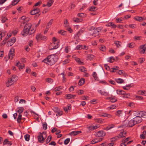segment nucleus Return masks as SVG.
Segmentation results:
<instances>
[{"instance_id": "obj_1", "label": "nucleus", "mask_w": 146, "mask_h": 146, "mask_svg": "<svg viewBox=\"0 0 146 146\" xmlns=\"http://www.w3.org/2000/svg\"><path fill=\"white\" fill-rule=\"evenodd\" d=\"M58 60V57L56 56L55 54H54L48 56L42 61V62H44L50 65H52L54 64Z\"/></svg>"}, {"instance_id": "obj_2", "label": "nucleus", "mask_w": 146, "mask_h": 146, "mask_svg": "<svg viewBox=\"0 0 146 146\" xmlns=\"http://www.w3.org/2000/svg\"><path fill=\"white\" fill-rule=\"evenodd\" d=\"M31 26L32 25L31 23H28L26 24L24 27L23 31L21 32L22 35L23 36H25L27 34L29 35Z\"/></svg>"}, {"instance_id": "obj_3", "label": "nucleus", "mask_w": 146, "mask_h": 146, "mask_svg": "<svg viewBox=\"0 0 146 146\" xmlns=\"http://www.w3.org/2000/svg\"><path fill=\"white\" fill-rule=\"evenodd\" d=\"M52 42L51 43L50 46V50H52L54 49H56L58 48L59 46V42L58 41L57 39L55 37H53L52 38Z\"/></svg>"}, {"instance_id": "obj_4", "label": "nucleus", "mask_w": 146, "mask_h": 146, "mask_svg": "<svg viewBox=\"0 0 146 146\" xmlns=\"http://www.w3.org/2000/svg\"><path fill=\"white\" fill-rule=\"evenodd\" d=\"M18 79V77L15 75H13L12 77L9 78L8 82L6 83V86L7 87L12 84L14 82L17 81Z\"/></svg>"}, {"instance_id": "obj_5", "label": "nucleus", "mask_w": 146, "mask_h": 146, "mask_svg": "<svg viewBox=\"0 0 146 146\" xmlns=\"http://www.w3.org/2000/svg\"><path fill=\"white\" fill-rule=\"evenodd\" d=\"M46 132H43L42 133H40L38 136V141L39 142L43 143L44 142L46 137Z\"/></svg>"}, {"instance_id": "obj_6", "label": "nucleus", "mask_w": 146, "mask_h": 146, "mask_svg": "<svg viewBox=\"0 0 146 146\" xmlns=\"http://www.w3.org/2000/svg\"><path fill=\"white\" fill-rule=\"evenodd\" d=\"M124 124L125 126L129 127H132L135 125L133 119L129 121H125L124 122Z\"/></svg>"}, {"instance_id": "obj_7", "label": "nucleus", "mask_w": 146, "mask_h": 146, "mask_svg": "<svg viewBox=\"0 0 146 146\" xmlns=\"http://www.w3.org/2000/svg\"><path fill=\"white\" fill-rule=\"evenodd\" d=\"M101 29L100 27H98L95 29L92 34V36L96 37L98 36L101 31Z\"/></svg>"}, {"instance_id": "obj_8", "label": "nucleus", "mask_w": 146, "mask_h": 146, "mask_svg": "<svg viewBox=\"0 0 146 146\" xmlns=\"http://www.w3.org/2000/svg\"><path fill=\"white\" fill-rule=\"evenodd\" d=\"M36 38L37 40H44L46 39V37L40 34H38L36 36Z\"/></svg>"}, {"instance_id": "obj_9", "label": "nucleus", "mask_w": 146, "mask_h": 146, "mask_svg": "<svg viewBox=\"0 0 146 146\" xmlns=\"http://www.w3.org/2000/svg\"><path fill=\"white\" fill-rule=\"evenodd\" d=\"M40 11V10L38 8H35L33 7V9L31 12V15H35L38 14Z\"/></svg>"}, {"instance_id": "obj_10", "label": "nucleus", "mask_w": 146, "mask_h": 146, "mask_svg": "<svg viewBox=\"0 0 146 146\" xmlns=\"http://www.w3.org/2000/svg\"><path fill=\"white\" fill-rule=\"evenodd\" d=\"M100 127V125L98 124L96 125L95 126H93L92 125L87 126L88 129L92 131L97 129Z\"/></svg>"}, {"instance_id": "obj_11", "label": "nucleus", "mask_w": 146, "mask_h": 146, "mask_svg": "<svg viewBox=\"0 0 146 146\" xmlns=\"http://www.w3.org/2000/svg\"><path fill=\"white\" fill-rule=\"evenodd\" d=\"M15 56L14 50L11 49L9 52L8 57L9 59H12Z\"/></svg>"}, {"instance_id": "obj_12", "label": "nucleus", "mask_w": 146, "mask_h": 146, "mask_svg": "<svg viewBox=\"0 0 146 146\" xmlns=\"http://www.w3.org/2000/svg\"><path fill=\"white\" fill-rule=\"evenodd\" d=\"M106 133L103 131H98L96 133L97 136L101 137L105 136L106 135Z\"/></svg>"}, {"instance_id": "obj_13", "label": "nucleus", "mask_w": 146, "mask_h": 146, "mask_svg": "<svg viewBox=\"0 0 146 146\" xmlns=\"http://www.w3.org/2000/svg\"><path fill=\"white\" fill-rule=\"evenodd\" d=\"M133 119L135 124L139 123L142 121V119L141 118L138 117H135Z\"/></svg>"}, {"instance_id": "obj_14", "label": "nucleus", "mask_w": 146, "mask_h": 146, "mask_svg": "<svg viewBox=\"0 0 146 146\" xmlns=\"http://www.w3.org/2000/svg\"><path fill=\"white\" fill-rule=\"evenodd\" d=\"M140 52L141 54H144L145 51L146 49V48L145 47V45H141L140 47Z\"/></svg>"}, {"instance_id": "obj_15", "label": "nucleus", "mask_w": 146, "mask_h": 146, "mask_svg": "<svg viewBox=\"0 0 146 146\" xmlns=\"http://www.w3.org/2000/svg\"><path fill=\"white\" fill-rule=\"evenodd\" d=\"M141 111H133V114L136 117H141Z\"/></svg>"}, {"instance_id": "obj_16", "label": "nucleus", "mask_w": 146, "mask_h": 146, "mask_svg": "<svg viewBox=\"0 0 146 146\" xmlns=\"http://www.w3.org/2000/svg\"><path fill=\"white\" fill-rule=\"evenodd\" d=\"M94 120L99 123H102L105 122L104 119L102 118H95Z\"/></svg>"}, {"instance_id": "obj_17", "label": "nucleus", "mask_w": 146, "mask_h": 146, "mask_svg": "<svg viewBox=\"0 0 146 146\" xmlns=\"http://www.w3.org/2000/svg\"><path fill=\"white\" fill-rule=\"evenodd\" d=\"M123 111L122 110L117 111L115 113V115L118 117H120L122 116L123 113Z\"/></svg>"}, {"instance_id": "obj_18", "label": "nucleus", "mask_w": 146, "mask_h": 146, "mask_svg": "<svg viewBox=\"0 0 146 146\" xmlns=\"http://www.w3.org/2000/svg\"><path fill=\"white\" fill-rule=\"evenodd\" d=\"M106 25L108 27H111L112 28L114 29L115 28L117 27V26L112 22L109 23Z\"/></svg>"}, {"instance_id": "obj_19", "label": "nucleus", "mask_w": 146, "mask_h": 146, "mask_svg": "<svg viewBox=\"0 0 146 146\" xmlns=\"http://www.w3.org/2000/svg\"><path fill=\"white\" fill-rule=\"evenodd\" d=\"M99 93L101 95H103L104 96H107L108 95L109 93L108 92L105 91H102L101 90H98V91Z\"/></svg>"}, {"instance_id": "obj_20", "label": "nucleus", "mask_w": 146, "mask_h": 146, "mask_svg": "<svg viewBox=\"0 0 146 146\" xmlns=\"http://www.w3.org/2000/svg\"><path fill=\"white\" fill-rule=\"evenodd\" d=\"M101 116L108 118L112 117V116L111 115L107 113H103V114L101 115Z\"/></svg>"}, {"instance_id": "obj_21", "label": "nucleus", "mask_w": 146, "mask_h": 146, "mask_svg": "<svg viewBox=\"0 0 146 146\" xmlns=\"http://www.w3.org/2000/svg\"><path fill=\"white\" fill-rule=\"evenodd\" d=\"M99 49L102 52H105L106 50V46L103 45H101L99 46Z\"/></svg>"}, {"instance_id": "obj_22", "label": "nucleus", "mask_w": 146, "mask_h": 146, "mask_svg": "<svg viewBox=\"0 0 146 146\" xmlns=\"http://www.w3.org/2000/svg\"><path fill=\"white\" fill-rule=\"evenodd\" d=\"M66 98L68 99H70L71 98H74L76 96L75 95H73L70 94H67L66 95Z\"/></svg>"}, {"instance_id": "obj_23", "label": "nucleus", "mask_w": 146, "mask_h": 146, "mask_svg": "<svg viewBox=\"0 0 146 146\" xmlns=\"http://www.w3.org/2000/svg\"><path fill=\"white\" fill-rule=\"evenodd\" d=\"M6 35V33L5 31H0V41L2 40V38L4 37Z\"/></svg>"}, {"instance_id": "obj_24", "label": "nucleus", "mask_w": 146, "mask_h": 146, "mask_svg": "<svg viewBox=\"0 0 146 146\" xmlns=\"http://www.w3.org/2000/svg\"><path fill=\"white\" fill-rule=\"evenodd\" d=\"M58 33L59 34H61L63 36H65L67 35V32L66 31L63 30H60L58 31Z\"/></svg>"}, {"instance_id": "obj_25", "label": "nucleus", "mask_w": 146, "mask_h": 146, "mask_svg": "<svg viewBox=\"0 0 146 146\" xmlns=\"http://www.w3.org/2000/svg\"><path fill=\"white\" fill-rule=\"evenodd\" d=\"M118 73L119 75H123L124 76H125L127 75V74L125 73V72L122 70H119Z\"/></svg>"}, {"instance_id": "obj_26", "label": "nucleus", "mask_w": 146, "mask_h": 146, "mask_svg": "<svg viewBox=\"0 0 146 146\" xmlns=\"http://www.w3.org/2000/svg\"><path fill=\"white\" fill-rule=\"evenodd\" d=\"M135 19L138 21H141L145 20V19L141 17H136L135 18Z\"/></svg>"}, {"instance_id": "obj_27", "label": "nucleus", "mask_w": 146, "mask_h": 146, "mask_svg": "<svg viewBox=\"0 0 146 146\" xmlns=\"http://www.w3.org/2000/svg\"><path fill=\"white\" fill-rule=\"evenodd\" d=\"M73 20L74 21L78 23L81 22L82 20L81 19H80L78 18H74L73 19Z\"/></svg>"}, {"instance_id": "obj_28", "label": "nucleus", "mask_w": 146, "mask_h": 146, "mask_svg": "<svg viewBox=\"0 0 146 146\" xmlns=\"http://www.w3.org/2000/svg\"><path fill=\"white\" fill-rule=\"evenodd\" d=\"M94 56L92 54H89L87 56V60H91L94 58Z\"/></svg>"}, {"instance_id": "obj_29", "label": "nucleus", "mask_w": 146, "mask_h": 146, "mask_svg": "<svg viewBox=\"0 0 146 146\" xmlns=\"http://www.w3.org/2000/svg\"><path fill=\"white\" fill-rule=\"evenodd\" d=\"M54 2L53 0H50L47 3L46 6L48 7H50L52 4Z\"/></svg>"}, {"instance_id": "obj_30", "label": "nucleus", "mask_w": 146, "mask_h": 146, "mask_svg": "<svg viewBox=\"0 0 146 146\" xmlns=\"http://www.w3.org/2000/svg\"><path fill=\"white\" fill-rule=\"evenodd\" d=\"M69 25V24L68 23L67 19H65L64 21V27H68Z\"/></svg>"}, {"instance_id": "obj_31", "label": "nucleus", "mask_w": 146, "mask_h": 146, "mask_svg": "<svg viewBox=\"0 0 146 146\" xmlns=\"http://www.w3.org/2000/svg\"><path fill=\"white\" fill-rule=\"evenodd\" d=\"M116 92L117 94L119 95H123L125 93V92L122 90H116Z\"/></svg>"}, {"instance_id": "obj_32", "label": "nucleus", "mask_w": 146, "mask_h": 146, "mask_svg": "<svg viewBox=\"0 0 146 146\" xmlns=\"http://www.w3.org/2000/svg\"><path fill=\"white\" fill-rule=\"evenodd\" d=\"M125 133L123 132L120 133L119 135L117 136L118 137V139L121 137H125Z\"/></svg>"}, {"instance_id": "obj_33", "label": "nucleus", "mask_w": 146, "mask_h": 146, "mask_svg": "<svg viewBox=\"0 0 146 146\" xmlns=\"http://www.w3.org/2000/svg\"><path fill=\"white\" fill-rule=\"evenodd\" d=\"M114 44H115L117 47H119L121 46V42L118 41H115L114 42Z\"/></svg>"}, {"instance_id": "obj_34", "label": "nucleus", "mask_w": 146, "mask_h": 146, "mask_svg": "<svg viewBox=\"0 0 146 146\" xmlns=\"http://www.w3.org/2000/svg\"><path fill=\"white\" fill-rule=\"evenodd\" d=\"M116 82L119 84H121L124 81L121 78L117 79L115 80Z\"/></svg>"}, {"instance_id": "obj_35", "label": "nucleus", "mask_w": 146, "mask_h": 146, "mask_svg": "<svg viewBox=\"0 0 146 146\" xmlns=\"http://www.w3.org/2000/svg\"><path fill=\"white\" fill-rule=\"evenodd\" d=\"M138 93L141 95L146 96V91L140 90L138 91Z\"/></svg>"}, {"instance_id": "obj_36", "label": "nucleus", "mask_w": 146, "mask_h": 146, "mask_svg": "<svg viewBox=\"0 0 146 146\" xmlns=\"http://www.w3.org/2000/svg\"><path fill=\"white\" fill-rule=\"evenodd\" d=\"M114 59L113 56L110 57L108 59V61L110 63H112L114 61Z\"/></svg>"}, {"instance_id": "obj_37", "label": "nucleus", "mask_w": 146, "mask_h": 146, "mask_svg": "<svg viewBox=\"0 0 146 146\" xmlns=\"http://www.w3.org/2000/svg\"><path fill=\"white\" fill-rule=\"evenodd\" d=\"M19 110L17 111V112L19 114H21L23 111L24 109L22 107H20L18 108Z\"/></svg>"}, {"instance_id": "obj_38", "label": "nucleus", "mask_w": 146, "mask_h": 146, "mask_svg": "<svg viewBox=\"0 0 146 146\" xmlns=\"http://www.w3.org/2000/svg\"><path fill=\"white\" fill-rule=\"evenodd\" d=\"M131 87V84H130L128 85H126V86H123V88L125 90H129L130 88Z\"/></svg>"}, {"instance_id": "obj_39", "label": "nucleus", "mask_w": 146, "mask_h": 146, "mask_svg": "<svg viewBox=\"0 0 146 146\" xmlns=\"http://www.w3.org/2000/svg\"><path fill=\"white\" fill-rule=\"evenodd\" d=\"M112 69V70H111V72H116V70H119V67L118 66H116L115 67L112 68H111Z\"/></svg>"}, {"instance_id": "obj_40", "label": "nucleus", "mask_w": 146, "mask_h": 146, "mask_svg": "<svg viewBox=\"0 0 146 146\" xmlns=\"http://www.w3.org/2000/svg\"><path fill=\"white\" fill-rule=\"evenodd\" d=\"M7 20V18L5 17H2L1 18V22L3 23H5Z\"/></svg>"}, {"instance_id": "obj_41", "label": "nucleus", "mask_w": 146, "mask_h": 146, "mask_svg": "<svg viewBox=\"0 0 146 146\" xmlns=\"http://www.w3.org/2000/svg\"><path fill=\"white\" fill-rule=\"evenodd\" d=\"M52 137L51 135H49L46 140V143H48L51 140Z\"/></svg>"}, {"instance_id": "obj_42", "label": "nucleus", "mask_w": 146, "mask_h": 146, "mask_svg": "<svg viewBox=\"0 0 146 146\" xmlns=\"http://www.w3.org/2000/svg\"><path fill=\"white\" fill-rule=\"evenodd\" d=\"M141 117L145 118L146 117V112L141 111Z\"/></svg>"}, {"instance_id": "obj_43", "label": "nucleus", "mask_w": 146, "mask_h": 146, "mask_svg": "<svg viewBox=\"0 0 146 146\" xmlns=\"http://www.w3.org/2000/svg\"><path fill=\"white\" fill-rule=\"evenodd\" d=\"M118 139V137L117 136L110 139V141L111 142L115 141Z\"/></svg>"}, {"instance_id": "obj_44", "label": "nucleus", "mask_w": 146, "mask_h": 146, "mask_svg": "<svg viewBox=\"0 0 146 146\" xmlns=\"http://www.w3.org/2000/svg\"><path fill=\"white\" fill-rule=\"evenodd\" d=\"M82 33V31H78L77 34L76 35V37H78V38H79L80 36Z\"/></svg>"}, {"instance_id": "obj_45", "label": "nucleus", "mask_w": 146, "mask_h": 146, "mask_svg": "<svg viewBox=\"0 0 146 146\" xmlns=\"http://www.w3.org/2000/svg\"><path fill=\"white\" fill-rule=\"evenodd\" d=\"M53 22V19H51L49 21V22L48 23L47 26V27L49 28L51 25L52 23Z\"/></svg>"}, {"instance_id": "obj_46", "label": "nucleus", "mask_w": 146, "mask_h": 146, "mask_svg": "<svg viewBox=\"0 0 146 146\" xmlns=\"http://www.w3.org/2000/svg\"><path fill=\"white\" fill-rule=\"evenodd\" d=\"M22 115L20 114H19V116L17 119V121L18 123H20L21 122V120L22 118Z\"/></svg>"}, {"instance_id": "obj_47", "label": "nucleus", "mask_w": 146, "mask_h": 146, "mask_svg": "<svg viewBox=\"0 0 146 146\" xmlns=\"http://www.w3.org/2000/svg\"><path fill=\"white\" fill-rule=\"evenodd\" d=\"M20 0H14L12 3V5L14 6L18 3Z\"/></svg>"}, {"instance_id": "obj_48", "label": "nucleus", "mask_w": 146, "mask_h": 146, "mask_svg": "<svg viewBox=\"0 0 146 146\" xmlns=\"http://www.w3.org/2000/svg\"><path fill=\"white\" fill-rule=\"evenodd\" d=\"M30 135L28 134H26L25 135V136L24 137L25 139V140L26 141H29V138H30Z\"/></svg>"}, {"instance_id": "obj_49", "label": "nucleus", "mask_w": 146, "mask_h": 146, "mask_svg": "<svg viewBox=\"0 0 146 146\" xmlns=\"http://www.w3.org/2000/svg\"><path fill=\"white\" fill-rule=\"evenodd\" d=\"M46 82L50 83H52L53 82V80L51 78H48L46 80Z\"/></svg>"}, {"instance_id": "obj_50", "label": "nucleus", "mask_w": 146, "mask_h": 146, "mask_svg": "<svg viewBox=\"0 0 146 146\" xmlns=\"http://www.w3.org/2000/svg\"><path fill=\"white\" fill-rule=\"evenodd\" d=\"M93 76L95 80H98V77H97V74L95 72H94L93 74Z\"/></svg>"}, {"instance_id": "obj_51", "label": "nucleus", "mask_w": 146, "mask_h": 146, "mask_svg": "<svg viewBox=\"0 0 146 146\" xmlns=\"http://www.w3.org/2000/svg\"><path fill=\"white\" fill-rule=\"evenodd\" d=\"M13 44L16 41V39L15 37H13L9 40Z\"/></svg>"}, {"instance_id": "obj_52", "label": "nucleus", "mask_w": 146, "mask_h": 146, "mask_svg": "<svg viewBox=\"0 0 146 146\" xmlns=\"http://www.w3.org/2000/svg\"><path fill=\"white\" fill-rule=\"evenodd\" d=\"M135 46V44L133 42H131L128 45V47L130 48H132Z\"/></svg>"}, {"instance_id": "obj_53", "label": "nucleus", "mask_w": 146, "mask_h": 146, "mask_svg": "<svg viewBox=\"0 0 146 146\" xmlns=\"http://www.w3.org/2000/svg\"><path fill=\"white\" fill-rule=\"evenodd\" d=\"M70 141V139L69 138H67L66 139L64 142V144L67 145L68 144Z\"/></svg>"}, {"instance_id": "obj_54", "label": "nucleus", "mask_w": 146, "mask_h": 146, "mask_svg": "<svg viewBox=\"0 0 146 146\" xmlns=\"http://www.w3.org/2000/svg\"><path fill=\"white\" fill-rule=\"evenodd\" d=\"M129 26L130 28L132 29H134L136 27V25L135 24H130Z\"/></svg>"}, {"instance_id": "obj_55", "label": "nucleus", "mask_w": 146, "mask_h": 146, "mask_svg": "<svg viewBox=\"0 0 146 146\" xmlns=\"http://www.w3.org/2000/svg\"><path fill=\"white\" fill-rule=\"evenodd\" d=\"M75 60L79 64H81L82 63V62L80 60V59L78 58H76L75 59Z\"/></svg>"}, {"instance_id": "obj_56", "label": "nucleus", "mask_w": 146, "mask_h": 146, "mask_svg": "<svg viewBox=\"0 0 146 146\" xmlns=\"http://www.w3.org/2000/svg\"><path fill=\"white\" fill-rule=\"evenodd\" d=\"M13 44V43H12L9 40L7 44V46H12Z\"/></svg>"}, {"instance_id": "obj_57", "label": "nucleus", "mask_w": 146, "mask_h": 146, "mask_svg": "<svg viewBox=\"0 0 146 146\" xmlns=\"http://www.w3.org/2000/svg\"><path fill=\"white\" fill-rule=\"evenodd\" d=\"M114 127V125L113 124L112 125V127H109L108 126L107 127H106L105 129H104L105 130H110V129H111V128H113Z\"/></svg>"}, {"instance_id": "obj_58", "label": "nucleus", "mask_w": 146, "mask_h": 146, "mask_svg": "<svg viewBox=\"0 0 146 146\" xmlns=\"http://www.w3.org/2000/svg\"><path fill=\"white\" fill-rule=\"evenodd\" d=\"M123 97L126 98H128L129 97L130 95L129 94H126L125 93L123 94Z\"/></svg>"}, {"instance_id": "obj_59", "label": "nucleus", "mask_w": 146, "mask_h": 146, "mask_svg": "<svg viewBox=\"0 0 146 146\" xmlns=\"http://www.w3.org/2000/svg\"><path fill=\"white\" fill-rule=\"evenodd\" d=\"M130 139V138L129 137H128L126 139H124V138L123 139L122 141V142H124V143H126L128 141H129V139Z\"/></svg>"}, {"instance_id": "obj_60", "label": "nucleus", "mask_w": 146, "mask_h": 146, "mask_svg": "<svg viewBox=\"0 0 146 146\" xmlns=\"http://www.w3.org/2000/svg\"><path fill=\"white\" fill-rule=\"evenodd\" d=\"M109 99H111L110 100L111 102H114L117 101V99L115 98H110Z\"/></svg>"}, {"instance_id": "obj_61", "label": "nucleus", "mask_w": 146, "mask_h": 146, "mask_svg": "<svg viewBox=\"0 0 146 146\" xmlns=\"http://www.w3.org/2000/svg\"><path fill=\"white\" fill-rule=\"evenodd\" d=\"M62 111H61L60 110L58 111V112L56 113V115L57 116L58 115L59 116L62 115Z\"/></svg>"}, {"instance_id": "obj_62", "label": "nucleus", "mask_w": 146, "mask_h": 146, "mask_svg": "<svg viewBox=\"0 0 146 146\" xmlns=\"http://www.w3.org/2000/svg\"><path fill=\"white\" fill-rule=\"evenodd\" d=\"M35 30H34V29H31V30H30V31H29V35H31L32 34H33L34 33H35Z\"/></svg>"}, {"instance_id": "obj_63", "label": "nucleus", "mask_w": 146, "mask_h": 146, "mask_svg": "<svg viewBox=\"0 0 146 146\" xmlns=\"http://www.w3.org/2000/svg\"><path fill=\"white\" fill-rule=\"evenodd\" d=\"M145 135L143 134V132L142 134L140 135V137L141 139H144L145 138Z\"/></svg>"}, {"instance_id": "obj_64", "label": "nucleus", "mask_w": 146, "mask_h": 146, "mask_svg": "<svg viewBox=\"0 0 146 146\" xmlns=\"http://www.w3.org/2000/svg\"><path fill=\"white\" fill-rule=\"evenodd\" d=\"M98 143L97 141V139H95L91 141V143L92 144H94Z\"/></svg>"}]
</instances>
